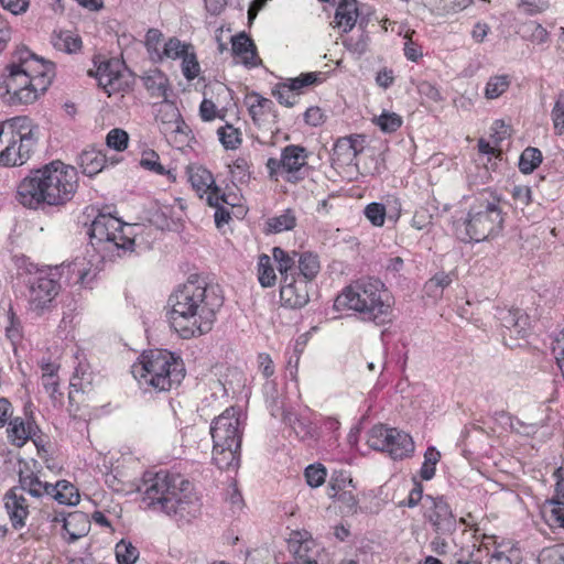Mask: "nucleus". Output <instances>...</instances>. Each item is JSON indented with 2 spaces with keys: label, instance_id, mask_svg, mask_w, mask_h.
Segmentation results:
<instances>
[{
  "label": "nucleus",
  "instance_id": "obj_25",
  "mask_svg": "<svg viewBox=\"0 0 564 564\" xmlns=\"http://www.w3.org/2000/svg\"><path fill=\"white\" fill-rule=\"evenodd\" d=\"M52 486L53 484L42 481L33 473L24 474L21 471L19 475V486L15 488L20 489L23 495L28 492L32 497L41 498L44 496L51 497V494L54 491Z\"/></svg>",
  "mask_w": 564,
  "mask_h": 564
},
{
  "label": "nucleus",
  "instance_id": "obj_31",
  "mask_svg": "<svg viewBox=\"0 0 564 564\" xmlns=\"http://www.w3.org/2000/svg\"><path fill=\"white\" fill-rule=\"evenodd\" d=\"M272 256L274 261L278 263V270L282 276L281 281H284V278L295 276L299 256L297 252L293 251L292 254H290L282 248L274 247Z\"/></svg>",
  "mask_w": 564,
  "mask_h": 564
},
{
  "label": "nucleus",
  "instance_id": "obj_62",
  "mask_svg": "<svg viewBox=\"0 0 564 564\" xmlns=\"http://www.w3.org/2000/svg\"><path fill=\"white\" fill-rule=\"evenodd\" d=\"M510 135V127L502 120H496L491 126L490 138L495 145H499L503 140Z\"/></svg>",
  "mask_w": 564,
  "mask_h": 564
},
{
  "label": "nucleus",
  "instance_id": "obj_24",
  "mask_svg": "<svg viewBox=\"0 0 564 564\" xmlns=\"http://www.w3.org/2000/svg\"><path fill=\"white\" fill-rule=\"evenodd\" d=\"M358 18L357 0H341L336 8L335 26L347 33L352 30Z\"/></svg>",
  "mask_w": 564,
  "mask_h": 564
},
{
  "label": "nucleus",
  "instance_id": "obj_10",
  "mask_svg": "<svg viewBox=\"0 0 564 564\" xmlns=\"http://www.w3.org/2000/svg\"><path fill=\"white\" fill-rule=\"evenodd\" d=\"M368 445L380 452H386L393 459H404L414 453V442L410 434L395 427L375 425L368 432Z\"/></svg>",
  "mask_w": 564,
  "mask_h": 564
},
{
  "label": "nucleus",
  "instance_id": "obj_58",
  "mask_svg": "<svg viewBox=\"0 0 564 564\" xmlns=\"http://www.w3.org/2000/svg\"><path fill=\"white\" fill-rule=\"evenodd\" d=\"M527 39L534 44H544L550 40V34L545 28L536 22L525 24Z\"/></svg>",
  "mask_w": 564,
  "mask_h": 564
},
{
  "label": "nucleus",
  "instance_id": "obj_27",
  "mask_svg": "<svg viewBox=\"0 0 564 564\" xmlns=\"http://www.w3.org/2000/svg\"><path fill=\"white\" fill-rule=\"evenodd\" d=\"M119 62L108 61L99 65L96 77L99 86H101L109 95L120 86Z\"/></svg>",
  "mask_w": 564,
  "mask_h": 564
},
{
  "label": "nucleus",
  "instance_id": "obj_46",
  "mask_svg": "<svg viewBox=\"0 0 564 564\" xmlns=\"http://www.w3.org/2000/svg\"><path fill=\"white\" fill-rule=\"evenodd\" d=\"M440 459L441 453L434 446H429L424 453V462L420 470L423 480H431L435 476L436 464Z\"/></svg>",
  "mask_w": 564,
  "mask_h": 564
},
{
  "label": "nucleus",
  "instance_id": "obj_15",
  "mask_svg": "<svg viewBox=\"0 0 564 564\" xmlns=\"http://www.w3.org/2000/svg\"><path fill=\"white\" fill-rule=\"evenodd\" d=\"M280 299L284 306L301 308L310 301L308 283L300 278H284L281 281Z\"/></svg>",
  "mask_w": 564,
  "mask_h": 564
},
{
  "label": "nucleus",
  "instance_id": "obj_47",
  "mask_svg": "<svg viewBox=\"0 0 564 564\" xmlns=\"http://www.w3.org/2000/svg\"><path fill=\"white\" fill-rule=\"evenodd\" d=\"M217 134L220 143L227 150H235L241 144V132L231 124L227 123L226 126L218 128Z\"/></svg>",
  "mask_w": 564,
  "mask_h": 564
},
{
  "label": "nucleus",
  "instance_id": "obj_43",
  "mask_svg": "<svg viewBox=\"0 0 564 564\" xmlns=\"http://www.w3.org/2000/svg\"><path fill=\"white\" fill-rule=\"evenodd\" d=\"M258 280L263 288H271L275 284L276 275L271 263V258L267 254L259 257Z\"/></svg>",
  "mask_w": 564,
  "mask_h": 564
},
{
  "label": "nucleus",
  "instance_id": "obj_60",
  "mask_svg": "<svg viewBox=\"0 0 564 564\" xmlns=\"http://www.w3.org/2000/svg\"><path fill=\"white\" fill-rule=\"evenodd\" d=\"M230 173L239 182H247L250 178V164L247 159L238 158L230 165Z\"/></svg>",
  "mask_w": 564,
  "mask_h": 564
},
{
  "label": "nucleus",
  "instance_id": "obj_26",
  "mask_svg": "<svg viewBox=\"0 0 564 564\" xmlns=\"http://www.w3.org/2000/svg\"><path fill=\"white\" fill-rule=\"evenodd\" d=\"M155 120L159 123L161 133L164 134L165 138L170 135V128L178 129V124H183L178 109L171 102H164L160 106Z\"/></svg>",
  "mask_w": 564,
  "mask_h": 564
},
{
  "label": "nucleus",
  "instance_id": "obj_56",
  "mask_svg": "<svg viewBox=\"0 0 564 564\" xmlns=\"http://www.w3.org/2000/svg\"><path fill=\"white\" fill-rule=\"evenodd\" d=\"M365 216L373 226L381 227L387 216V207L380 203H370L365 208Z\"/></svg>",
  "mask_w": 564,
  "mask_h": 564
},
{
  "label": "nucleus",
  "instance_id": "obj_38",
  "mask_svg": "<svg viewBox=\"0 0 564 564\" xmlns=\"http://www.w3.org/2000/svg\"><path fill=\"white\" fill-rule=\"evenodd\" d=\"M189 48H192L189 44L183 43L177 37H170L164 43L163 50L160 51L154 62H162L164 58L182 59V57L189 52Z\"/></svg>",
  "mask_w": 564,
  "mask_h": 564
},
{
  "label": "nucleus",
  "instance_id": "obj_42",
  "mask_svg": "<svg viewBox=\"0 0 564 564\" xmlns=\"http://www.w3.org/2000/svg\"><path fill=\"white\" fill-rule=\"evenodd\" d=\"M511 84L509 75L491 76L485 87V97L487 99H496L508 90Z\"/></svg>",
  "mask_w": 564,
  "mask_h": 564
},
{
  "label": "nucleus",
  "instance_id": "obj_35",
  "mask_svg": "<svg viewBox=\"0 0 564 564\" xmlns=\"http://www.w3.org/2000/svg\"><path fill=\"white\" fill-rule=\"evenodd\" d=\"M52 44L55 50L72 54L80 50L82 40L69 31H58L53 33Z\"/></svg>",
  "mask_w": 564,
  "mask_h": 564
},
{
  "label": "nucleus",
  "instance_id": "obj_48",
  "mask_svg": "<svg viewBox=\"0 0 564 564\" xmlns=\"http://www.w3.org/2000/svg\"><path fill=\"white\" fill-rule=\"evenodd\" d=\"M348 487H352V479L346 471H335L329 480L327 495L329 498L335 499L337 495Z\"/></svg>",
  "mask_w": 564,
  "mask_h": 564
},
{
  "label": "nucleus",
  "instance_id": "obj_4",
  "mask_svg": "<svg viewBox=\"0 0 564 564\" xmlns=\"http://www.w3.org/2000/svg\"><path fill=\"white\" fill-rule=\"evenodd\" d=\"M334 308L352 311L360 321L379 326L390 321L392 297L380 279L361 278L343 289Z\"/></svg>",
  "mask_w": 564,
  "mask_h": 564
},
{
  "label": "nucleus",
  "instance_id": "obj_29",
  "mask_svg": "<svg viewBox=\"0 0 564 564\" xmlns=\"http://www.w3.org/2000/svg\"><path fill=\"white\" fill-rule=\"evenodd\" d=\"M188 181L199 197L208 192L215 184L213 174L202 165H191L187 167Z\"/></svg>",
  "mask_w": 564,
  "mask_h": 564
},
{
  "label": "nucleus",
  "instance_id": "obj_41",
  "mask_svg": "<svg viewBox=\"0 0 564 564\" xmlns=\"http://www.w3.org/2000/svg\"><path fill=\"white\" fill-rule=\"evenodd\" d=\"M8 436L14 445L21 447L31 436V425L25 424L22 419L15 417L9 424Z\"/></svg>",
  "mask_w": 564,
  "mask_h": 564
},
{
  "label": "nucleus",
  "instance_id": "obj_7",
  "mask_svg": "<svg viewBox=\"0 0 564 564\" xmlns=\"http://www.w3.org/2000/svg\"><path fill=\"white\" fill-rule=\"evenodd\" d=\"M503 223L500 199L485 192L470 206L467 217L457 224L456 232L464 242H481L498 236Z\"/></svg>",
  "mask_w": 564,
  "mask_h": 564
},
{
  "label": "nucleus",
  "instance_id": "obj_61",
  "mask_svg": "<svg viewBox=\"0 0 564 564\" xmlns=\"http://www.w3.org/2000/svg\"><path fill=\"white\" fill-rule=\"evenodd\" d=\"M162 36V32L158 29H150L145 34V45L152 61H155L161 51L159 46Z\"/></svg>",
  "mask_w": 564,
  "mask_h": 564
},
{
  "label": "nucleus",
  "instance_id": "obj_45",
  "mask_svg": "<svg viewBox=\"0 0 564 564\" xmlns=\"http://www.w3.org/2000/svg\"><path fill=\"white\" fill-rule=\"evenodd\" d=\"M118 564H134L139 558V550L129 541L121 540L115 547Z\"/></svg>",
  "mask_w": 564,
  "mask_h": 564
},
{
  "label": "nucleus",
  "instance_id": "obj_2",
  "mask_svg": "<svg viewBox=\"0 0 564 564\" xmlns=\"http://www.w3.org/2000/svg\"><path fill=\"white\" fill-rule=\"evenodd\" d=\"M78 187L74 166L53 161L32 171L18 186V200L25 207L62 206L69 202Z\"/></svg>",
  "mask_w": 564,
  "mask_h": 564
},
{
  "label": "nucleus",
  "instance_id": "obj_49",
  "mask_svg": "<svg viewBox=\"0 0 564 564\" xmlns=\"http://www.w3.org/2000/svg\"><path fill=\"white\" fill-rule=\"evenodd\" d=\"M539 564H564V544L543 549L538 556Z\"/></svg>",
  "mask_w": 564,
  "mask_h": 564
},
{
  "label": "nucleus",
  "instance_id": "obj_23",
  "mask_svg": "<svg viewBox=\"0 0 564 564\" xmlns=\"http://www.w3.org/2000/svg\"><path fill=\"white\" fill-rule=\"evenodd\" d=\"M62 522L65 531L64 538L68 543L85 536L90 527L87 516L80 511L69 512L66 517H63Z\"/></svg>",
  "mask_w": 564,
  "mask_h": 564
},
{
  "label": "nucleus",
  "instance_id": "obj_55",
  "mask_svg": "<svg viewBox=\"0 0 564 564\" xmlns=\"http://www.w3.org/2000/svg\"><path fill=\"white\" fill-rule=\"evenodd\" d=\"M129 142L128 133L119 128L111 129L106 137V144L116 151L127 149Z\"/></svg>",
  "mask_w": 564,
  "mask_h": 564
},
{
  "label": "nucleus",
  "instance_id": "obj_36",
  "mask_svg": "<svg viewBox=\"0 0 564 564\" xmlns=\"http://www.w3.org/2000/svg\"><path fill=\"white\" fill-rule=\"evenodd\" d=\"M13 119H24L25 121H28V128L31 130V133H29V135H26V137L28 138L30 137L32 139V144L30 147V150L26 153H24V152H22L21 141L18 140V138H17L14 140L12 151H14L17 154H18V152H20L19 155L24 154L23 156H25V158H21V161H18L17 163H1L4 166H18V165L24 164L31 158L32 153L34 152L36 144H37V139H39V128H37V126H35L33 123V121L30 118L14 117Z\"/></svg>",
  "mask_w": 564,
  "mask_h": 564
},
{
  "label": "nucleus",
  "instance_id": "obj_9",
  "mask_svg": "<svg viewBox=\"0 0 564 564\" xmlns=\"http://www.w3.org/2000/svg\"><path fill=\"white\" fill-rule=\"evenodd\" d=\"M44 91L45 82H34L15 61L8 65L0 80V98L11 106L32 104Z\"/></svg>",
  "mask_w": 564,
  "mask_h": 564
},
{
  "label": "nucleus",
  "instance_id": "obj_30",
  "mask_svg": "<svg viewBox=\"0 0 564 564\" xmlns=\"http://www.w3.org/2000/svg\"><path fill=\"white\" fill-rule=\"evenodd\" d=\"M296 221L295 212L291 208L284 209L281 214L265 220V232L270 235L292 230Z\"/></svg>",
  "mask_w": 564,
  "mask_h": 564
},
{
  "label": "nucleus",
  "instance_id": "obj_57",
  "mask_svg": "<svg viewBox=\"0 0 564 564\" xmlns=\"http://www.w3.org/2000/svg\"><path fill=\"white\" fill-rule=\"evenodd\" d=\"M200 70L196 55L193 51L182 57V73L187 80L195 79Z\"/></svg>",
  "mask_w": 564,
  "mask_h": 564
},
{
  "label": "nucleus",
  "instance_id": "obj_54",
  "mask_svg": "<svg viewBox=\"0 0 564 564\" xmlns=\"http://www.w3.org/2000/svg\"><path fill=\"white\" fill-rule=\"evenodd\" d=\"M375 122L383 132L391 133L401 127L402 119L394 112H383L375 119Z\"/></svg>",
  "mask_w": 564,
  "mask_h": 564
},
{
  "label": "nucleus",
  "instance_id": "obj_64",
  "mask_svg": "<svg viewBox=\"0 0 564 564\" xmlns=\"http://www.w3.org/2000/svg\"><path fill=\"white\" fill-rule=\"evenodd\" d=\"M479 550L474 549L467 552L460 551L454 554V564H482L478 557Z\"/></svg>",
  "mask_w": 564,
  "mask_h": 564
},
{
  "label": "nucleus",
  "instance_id": "obj_11",
  "mask_svg": "<svg viewBox=\"0 0 564 564\" xmlns=\"http://www.w3.org/2000/svg\"><path fill=\"white\" fill-rule=\"evenodd\" d=\"M307 151L304 147L290 144L282 149L281 158H269L265 167L268 176L278 181L280 175L289 183H297L304 178L302 170L307 164Z\"/></svg>",
  "mask_w": 564,
  "mask_h": 564
},
{
  "label": "nucleus",
  "instance_id": "obj_51",
  "mask_svg": "<svg viewBox=\"0 0 564 564\" xmlns=\"http://www.w3.org/2000/svg\"><path fill=\"white\" fill-rule=\"evenodd\" d=\"M551 118L555 134L562 135L564 133V93L557 95L551 111Z\"/></svg>",
  "mask_w": 564,
  "mask_h": 564
},
{
  "label": "nucleus",
  "instance_id": "obj_44",
  "mask_svg": "<svg viewBox=\"0 0 564 564\" xmlns=\"http://www.w3.org/2000/svg\"><path fill=\"white\" fill-rule=\"evenodd\" d=\"M542 162V152L529 147L520 155L519 170L524 174L532 173Z\"/></svg>",
  "mask_w": 564,
  "mask_h": 564
},
{
  "label": "nucleus",
  "instance_id": "obj_20",
  "mask_svg": "<svg viewBox=\"0 0 564 564\" xmlns=\"http://www.w3.org/2000/svg\"><path fill=\"white\" fill-rule=\"evenodd\" d=\"M362 143L364 139L361 135L338 139L333 149V160L343 164H352L357 155L362 151Z\"/></svg>",
  "mask_w": 564,
  "mask_h": 564
},
{
  "label": "nucleus",
  "instance_id": "obj_18",
  "mask_svg": "<svg viewBox=\"0 0 564 564\" xmlns=\"http://www.w3.org/2000/svg\"><path fill=\"white\" fill-rule=\"evenodd\" d=\"M496 318L501 326L510 332V335L525 337L529 329V317L519 308L497 307Z\"/></svg>",
  "mask_w": 564,
  "mask_h": 564
},
{
  "label": "nucleus",
  "instance_id": "obj_28",
  "mask_svg": "<svg viewBox=\"0 0 564 564\" xmlns=\"http://www.w3.org/2000/svg\"><path fill=\"white\" fill-rule=\"evenodd\" d=\"M77 163L84 174L94 176L105 167L106 156L96 149H87L78 155Z\"/></svg>",
  "mask_w": 564,
  "mask_h": 564
},
{
  "label": "nucleus",
  "instance_id": "obj_53",
  "mask_svg": "<svg viewBox=\"0 0 564 564\" xmlns=\"http://www.w3.org/2000/svg\"><path fill=\"white\" fill-rule=\"evenodd\" d=\"M140 166L148 171L154 172L158 175H164L166 173L164 166L160 163L159 154L153 150H147L142 152Z\"/></svg>",
  "mask_w": 564,
  "mask_h": 564
},
{
  "label": "nucleus",
  "instance_id": "obj_40",
  "mask_svg": "<svg viewBox=\"0 0 564 564\" xmlns=\"http://www.w3.org/2000/svg\"><path fill=\"white\" fill-rule=\"evenodd\" d=\"M321 75L322 73L319 72L302 73L297 77L288 78L286 83L290 85L291 89L300 96L304 94L308 87L321 84Z\"/></svg>",
  "mask_w": 564,
  "mask_h": 564
},
{
  "label": "nucleus",
  "instance_id": "obj_12",
  "mask_svg": "<svg viewBox=\"0 0 564 564\" xmlns=\"http://www.w3.org/2000/svg\"><path fill=\"white\" fill-rule=\"evenodd\" d=\"M31 133L28 128V121L24 119H9L0 122V163H17L24 158V154H18L12 151L14 140L21 141L22 152L26 153L32 144V139L26 135Z\"/></svg>",
  "mask_w": 564,
  "mask_h": 564
},
{
  "label": "nucleus",
  "instance_id": "obj_3",
  "mask_svg": "<svg viewBox=\"0 0 564 564\" xmlns=\"http://www.w3.org/2000/svg\"><path fill=\"white\" fill-rule=\"evenodd\" d=\"M142 501L148 509L180 518L195 517L199 510L193 485L180 474L165 470L145 473Z\"/></svg>",
  "mask_w": 564,
  "mask_h": 564
},
{
  "label": "nucleus",
  "instance_id": "obj_63",
  "mask_svg": "<svg viewBox=\"0 0 564 564\" xmlns=\"http://www.w3.org/2000/svg\"><path fill=\"white\" fill-rule=\"evenodd\" d=\"M511 195L514 202L522 207L530 205L532 202L531 188L525 185L513 186Z\"/></svg>",
  "mask_w": 564,
  "mask_h": 564
},
{
  "label": "nucleus",
  "instance_id": "obj_19",
  "mask_svg": "<svg viewBox=\"0 0 564 564\" xmlns=\"http://www.w3.org/2000/svg\"><path fill=\"white\" fill-rule=\"evenodd\" d=\"M282 419L300 441L311 443L316 440L317 430L308 414H297L288 410L283 412Z\"/></svg>",
  "mask_w": 564,
  "mask_h": 564
},
{
  "label": "nucleus",
  "instance_id": "obj_1",
  "mask_svg": "<svg viewBox=\"0 0 564 564\" xmlns=\"http://www.w3.org/2000/svg\"><path fill=\"white\" fill-rule=\"evenodd\" d=\"M223 304L218 285L191 276L169 296V323L183 339L199 337L212 330Z\"/></svg>",
  "mask_w": 564,
  "mask_h": 564
},
{
  "label": "nucleus",
  "instance_id": "obj_17",
  "mask_svg": "<svg viewBox=\"0 0 564 564\" xmlns=\"http://www.w3.org/2000/svg\"><path fill=\"white\" fill-rule=\"evenodd\" d=\"M59 284L52 273L41 272L31 285V301L36 307H44L57 295Z\"/></svg>",
  "mask_w": 564,
  "mask_h": 564
},
{
  "label": "nucleus",
  "instance_id": "obj_22",
  "mask_svg": "<svg viewBox=\"0 0 564 564\" xmlns=\"http://www.w3.org/2000/svg\"><path fill=\"white\" fill-rule=\"evenodd\" d=\"M231 50L235 56L241 58L245 66L254 67L259 64L257 47L245 32L231 37Z\"/></svg>",
  "mask_w": 564,
  "mask_h": 564
},
{
  "label": "nucleus",
  "instance_id": "obj_5",
  "mask_svg": "<svg viewBox=\"0 0 564 564\" xmlns=\"http://www.w3.org/2000/svg\"><path fill=\"white\" fill-rule=\"evenodd\" d=\"M209 432L213 440V463L221 470L237 469L243 434L241 410L236 406L227 408L212 421Z\"/></svg>",
  "mask_w": 564,
  "mask_h": 564
},
{
  "label": "nucleus",
  "instance_id": "obj_59",
  "mask_svg": "<svg viewBox=\"0 0 564 564\" xmlns=\"http://www.w3.org/2000/svg\"><path fill=\"white\" fill-rule=\"evenodd\" d=\"M432 218L433 215L430 213V210L424 206H420L414 212L411 226L417 230L427 229L432 225Z\"/></svg>",
  "mask_w": 564,
  "mask_h": 564
},
{
  "label": "nucleus",
  "instance_id": "obj_16",
  "mask_svg": "<svg viewBox=\"0 0 564 564\" xmlns=\"http://www.w3.org/2000/svg\"><path fill=\"white\" fill-rule=\"evenodd\" d=\"M4 508L14 530H20L25 525V520L30 513L26 498L20 489L15 487L8 490L3 497Z\"/></svg>",
  "mask_w": 564,
  "mask_h": 564
},
{
  "label": "nucleus",
  "instance_id": "obj_39",
  "mask_svg": "<svg viewBox=\"0 0 564 564\" xmlns=\"http://www.w3.org/2000/svg\"><path fill=\"white\" fill-rule=\"evenodd\" d=\"M70 271L76 276V282L83 286H88L97 275V268L86 262L85 258H76L72 263Z\"/></svg>",
  "mask_w": 564,
  "mask_h": 564
},
{
  "label": "nucleus",
  "instance_id": "obj_13",
  "mask_svg": "<svg viewBox=\"0 0 564 564\" xmlns=\"http://www.w3.org/2000/svg\"><path fill=\"white\" fill-rule=\"evenodd\" d=\"M424 517L438 534L449 535L456 531V518L443 497H424Z\"/></svg>",
  "mask_w": 564,
  "mask_h": 564
},
{
  "label": "nucleus",
  "instance_id": "obj_6",
  "mask_svg": "<svg viewBox=\"0 0 564 564\" xmlns=\"http://www.w3.org/2000/svg\"><path fill=\"white\" fill-rule=\"evenodd\" d=\"M132 375L141 386L155 391H169L185 377L183 360L167 350H150L132 366Z\"/></svg>",
  "mask_w": 564,
  "mask_h": 564
},
{
  "label": "nucleus",
  "instance_id": "obj_33",
  "mask_svg": "<svg viewBox=\"0 0 564 564\" xmlns=\"http://www.w3.org/2000/svg\"><path fill=\"white\" fill-rule=\"evenodd\" d=\"M321 269L318 257L312 252H303L297 256V265L296 270H299V275L302 280H305L307 283L311 282L318 274Z\"/></svg>",
  "mask_w": 564,
  "mask_h": 564
},
{
  "label": "nucleus",
  "instance_id": "obj_37",
  "mask_svg": "<svg viewBox=\"0 0 564 564\" xmlns=\"http://www.w3.org/2000/svg\"><path fill=\"white\" fill-rule=\"evenodd\" d=\"M263 394L265 398V403L272 416L278 417L282 416L283 412L288 410L284 409V402L282 397L279 394L276 384L274 381H265L263 384Z\"/></svg>",
  "mask_w": 564,
  "mask_h": 564
},
{
  "label": "nucleus",
  "instance_id": "obj_32",
  "mask_svg": "<svg viewBox=\"0 0 564 564\" xmlns=\"http://www.w3.org/2000/svg\"><path fill=\"white\" fill-rule=\"evenodd\" d=\"M54 491L51 498L61 505L76 506L79 502L80 496L78 489L67 480H58L52 486Z\"/></svg>",
  "mask_w": 564,
  "mask_h": 564
},
{
  "label": "nucleus",
  "instance_id": "obj_21",
  "mask_svg": "<svg viewBox=\"0 0 564 564\" xmlns=\"http://www.w3.org/2000/svg\"><path fill=\"white\" fill-rule=\"evenodd\" d=\"M246 104L253 122L260 124L267 117L268 123L275 120L274 102L271 99L264 98L258 93H252L246 97Z\"/></svg>",
  "mask_w": 564,
  "mask_h": 564
},
{
  "label": "nucleus",
  "instance_id": "obj_52",
  "mask_svg": "<svg viewBox=\"0 0 564 564\" xmlns=\"http://www.w3.org/2000/svg\"><path fill=\"white\" fill-rule=\"evenodd\" d=\"M306 482L312 488H317L325 482L327 471L322 464H312L305 468Z\"/></svg>",
  "mask_w": 564,
  "mask_h": 564
},
{
  "label": "nucleus",
  "instance_id": "obj_14",
  "mask_svg": "<svg viewBox=\"0 0 564 564\" xmlns=\"http://www.w3.org/2000/svg\"><path fill=\"white\" fill-rule=\"evenodd\" d=\"M14 61L34 82H45V90L55 75V66L52 62L37 57L29 48H19L14 54Z\"/></svg>",
  "mask_w": 564,
  "mask_h": 564
},
{
  "label": "nucleus",
  "instance_id": "obj_34",
  "mask_svg": "<svg viewBox=\"0 0 564 564\" xmlns=\"http://www.w3.org/2000/svg\"><path fill=\"white\" fill-rule=\"evenodd\" d=\"M142 79L144 87L152 97H167L169 79L161 70H151Z\"/></svg>",
  "mask_w": 564,
  "mask_h": 564
},
{
  "label": "nucleus",
  "instance_id": "obj_50",
  "mask_svg": "<svg viewBox=\"0 0 564 564\" xmlns=\"http://www.w3.org/2000/svg\"><path fill=\"white\" fill-rule=\"evenodd\" d=\"M273 96L281 105L293 107L299 99V96L291 89L290 85L285 82L276 84L272 90Z\"/></svg>",
  "mask_w": 564,
  "mask_h": 564
},
{
  "label": "nucleus",
  "instance_id": "obj_8",
  "mask_svg": "<svg viewBox=\"0 0 564 564\" xmlns=\"http://www.w3.org/2000/svg\"><path fill=\"white\" fill-rule=\"evenodd\" d=\"M132 230L131 225L124 224L111 214L99 213L93 220L88 235L93 247L105 245L109 251L116 249L126 253L133 250Z\"/></svg>",
  "mask_w": 564,
  "mask_h": 564
}]
</instances>
